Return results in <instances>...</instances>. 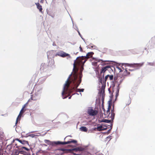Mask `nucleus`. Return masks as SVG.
I'll return each mask as SVG.
<instances>
[{
  "label": "nucleus",
  "mask_w": 155,
  "mask_h": 155,
  "mask_svg": "<svg viewBox=\"0 0 155 155\" xmlns=\"http://www.w3.org/2000/svg\"><path fill=\"white\" fill-rule=\"evenodd\" d=\"M87 61L86 59L84 56H82L78 57L76 60L74 61V68L73 70L74 73L71 78V81L69 80L71 74L66 81L64 84V86L63 88V90L62 93V97L63 99L66 98L67 97H64L63 95L64 94H68L70 95L71 94L72 95L75 94L74 91L79 85L81 82V78H80L79 80H78V74L77 72L78 70V68H77L76 66H80L81 68L84 69L83 66L84 63Z\"/></svg>",
  "instance_id": "f257e3e1"
},
{
  "label": "nucleus",
  "mask_w": 155,
  "mask_h": 155,
  "mask_svg": "<svg viewBox=\"0 0 155 155\" xmlns=\"http://www.w3.org/2000/svg\"><path fill=\"white\" fill-rule=\"evenodd\" d=\"M111 106L109 104L108 106L107 110H106L104 109L103 107H102V109L103 110L104 112V115H102L103 117L106 118L108 117L109 118H111L112 120L113 121L115 116V114L114 113V106H113L112 109L111 110V114H110V109L111 108Z\"/></svg>",
  "instance_id": "f03ea898"
},
{
  "label": "nucleus",
  "mask_w": 155,
  "mask_h": 155,
  "mask_svg": "<svg viewBox=\"0 0 155 155\" xmlns=\"http://www.w3.org/2000/svg\"><path fill=\"white\" fill-rule=\"evenodd\" d=\"M124 78V76L122 75L119 74L115 76L114 78V80L115 82H117L120 84L122 82Z\"/></svg>",
  "instance_id": "7ed1b4c3"
},
{
  "label": "nucleus",
  "mask_w": 155,
  "mask_h": 155,
  "mask_svg": "<svg viewBox=\"0 0 155 155\" xmlns=\"http://www.w3.org/2000/svg\"><path fill=\"white\" fill-rule=\"evenodd\" d=\"M55 56H58L63 58H64L67 56H68L69 57H70V56L69 54L67 53L62 51H60L58 52L56 54Z\"/></svg>",
  "instance_id": "20e7f679"
},
{
  "label": "nucleus",
  "mask_w": 155,
  "mask_h": 155,
  "mask_svg": "<svg viewBox=\"0 0 155 155\" xmlns=\"http://www.w3.org/2000/svg\"><path fill=\"white\" fill-rule=\"evenodd\" d=\"M88 114L90 116H94L97 114V111L93 110L92 108H89L87 110Z\"/></svg>",
  "instance_id": "39448f33"
},
{
  "label": "nucleus",
  "mask_w": 155,
  "mask_h": 155,
  "mask_svg": "<svg viewBox=\"0 0 155 155\" xmlns=\"http://www.w3.org/2000/svg\"><path fill=\"white\" fill-rule=\"evenodd\" d=\"M111 69V66L109 65H107L104 67H102L101 68L100 72V73L101 74H102L103 73L104 74H104L107 71H109Z\"/></svg>",
  "instance_id": "423d86ee"
},
{
  "label": "nucleus",
  "mask_w": 155,
  "mask_h": 155,
  "mask_svg": "<svg viewBox=\"0 0 155 155\" xmlns=\"http://www.w3.org/2000/svg\"><path fill=\"white\" fill-rule=\"evenodd\" d=\"M77 143V141L76 140H71V141H69L67 142H62L60 141H58L56 143L57 144H62V145H65L69 144L71 143Z\"/></svg>",
  "instance_id": "0eeeda50"
},
{
  "label": "nucleus",
  "mask_w": 155,
  "mask_h": 155,
  "mask_svg": "<svg viewBox=\"0 0 155 155\" xmlns=\"http://www.w3.org/2000/svg\"><path fill=\"white\" fill-rule=\"evenodd\" d=\"M104 126H105V127H103L102 125L98 126L97 127V130L99 131H101L107 129V126H105V125Z\"/></svg>",
  "instance_id": "6e6552de"
},
{
  "label": "nucleus",
  "mask_w": 155,
  "mask_h": 155,
  "mask_svg": "<svg viewBox=\"0 0 155 155\" xmlns=\"http://www.w3.org/2000/svg\"><path fill=\"white\" fill-rule=\"evenodd\" d=\"M113 122V121L111 119V120H107V119H103V120H101L100 119V120H98V122L99 123H101L102 122H104L108 123H109L110 122L112 123Z\"/></svg>",
  "instance_id": "1a4fd4ad"
},
{
  "label": "nucleus",
  "mask_w": 155,
  "mask_h": 155,
  "mask_svg": "<svg viewBox=\"0 0 155 155\" xmlns=\"http://www.w3.org/2000/svg\"><path fill=\"white\" fill-rule=\"evenodd\" d=\"M93 54V53L92 52H88L86 56H84V57L87 60L89 58L92 57Z\"/></svg>",
  "instance_id": "9d476101"
},
{
  "label": "nucleus",
  "mask_w": 155,
  "mask_h": 155,
  "mask_svg": "<svg viewBox=\"0 0 155 155\" xmlns=\"http://www.w3.org/2000/svg\"><path fill=\"white\" fill-rule=\"evenodd\" d=\"M143 64V63H139V64H132V66L134 68H138L142 66Z\"/></svg>",
  "instance_id": "9b49d317"
},
{
  "label": "nucleus",
  "mask_w": 155,
  "mask_h": 155,
  "mask_svg": "<svg viewBox=\"0 0 155 155\" xmlns=\"http://www.w3.org/2000/svg\"><path fill=\"white\" fill-rule=\"evenodd\" d=\"M39 98V97L36 94L31 95V99L34 101H36Z\"/></svg>",
  "instance_id": "f8f14e48"
},
{
  "label": "nucleus",
  "mask_w": 155,
  "mask_h": 155,
  "mask_svg": "<svg viewBox=\"0 0 155 155\" xmlns=\"http://www.w3.org/2000/svg\"><path fill=\"white\" fill-rule=\"evenodd\" d=\"M35 4L36 5L37 8L39 10L40 12H42V8L41 5L38 2L35 3Z\"/></svg>",
  "instance_id": "ddd939ff"
},
{
  "label": "nucleus",
  "mask_w": 155,
  "mask_h": 155,
  "mask_svg": "<svg viewBox=\"0 0 155 155\" xmlns=\"http://www.w3.org/2000/svg\"><path fill=\"white\" fill-rule=\"evenodd\" d=\"M128 68H126L124 71L123 75V76H126L130 74V72L129 71H128Z\"/></svg>",
  "instance_id": "4468645a"
},
{
  "label": "nucleus",
  "mask_w": 155,
  "mask_h": 155,
  "mask_svg": "<svg viewBox=\"0 0 155 155\" xmlns=\"http://www.w3.org/2000/svg\"><path fill=\"white\" fill-rule=\"evenodd\" d=\"M59 150L62 151L64 152L65 153H68L69 152H70L71 150V149H64V148H61Z\"/></svg>",
  "instance_id": "2eb2a0df"
},
{
  "label": "nucleus",
  "mask_w": 155,
  "mask_h": 155,
  "mask_svg": "<svg viewBox=\"0 0 155 155\" xmlns=\"http://www.w3.org/2000/svg\"><path fill=\"white\" fill-rule=\"evenodd\" d=\"M22 114V113H19L18 115V116L16 119V121L15 123V126H16L17 124L18 123V121L20 120Z\"/></svg>",
  "instance_id": "dca6fc26"
},
{
  "label": "nucleus",
  "mask_w": 155,
  "mask_h": 155,
  "mask_svg": "<svg viewBox=\"0 0 155 155\" xmlns=\"http://www.w3.org/2000/svg\"><path fill=\"white\" fill-rule=\"evenodd\" d=\"M80 130L81 131L84 132H87V129L85 127H80Z\"/></svg>",
  "instance_id": "f3484780"
},
{
  "label": "nucleus",
  "mask_w": 155,
  "mask_h": 155,
  "mask_svg": "<svg viewBox=\"0 0 155 155\" xmlns=\"http://www.w3.org/2000/svg\"><path fill=\"white\" fill-rule=\"evenodd\" d=\"M17 140H18L20 143H21L22 144H24L25 143H27L28 142L27 141H25V140H20L18 139H17Z\"/></svg>",
  "instance_id": "a211bd4d"
},
{
  "label": "nucleus",
  "mask_w": 155,
  "mask_h": 155,
  "mask_svg": "<svg viewBox=\"0 0 155 155\" xmlns=\"http://www.w3.org/2000/svg\"><path fill=\"white\" fill-rule=\"evenodd\" d=\"M33 84V80H31L29 82V86H31L32 87Z\"/></svg>",
  "instance_id": "6ab92c4d"
},
{
  "label": "nucleus",
  "mask_w": 155,
  "mask_h": 155,
  "mask_svg": "<svg viewBox=\"0 0 155 155\" xmlns=\"http://www.w3.org/2000/svg\"><path fill=\"white\" fill-rule=\"evenodd\" d=\"M25 107H23L22 108L21 110L20 113H22V114H23L26 110V109H25Z\"/></svg>",
  "instance_id": "aec40b11"
},
{
  "label": "nucleus",
  "mask_w": 155,
  "mask_h": 155,
  "mask_svg": "<svg viewBox=\"0 0 155 155\" xmlns=\"http://www.w3.org/2000/svg\"><path fill=\"white\" fill-rule=\"evenodd\" d=\"M108 78H109V80L110 81L113 80L114 79V76L112 75H109Z\"/></svg>",
  "instance_id": "412c9836"
},
{
  "label": "nucleus",
  "mask_w": 155,
  "mask_h": 155,
  "mask_svg": "<svg viewBox=\"0 0 155 155\" xmlns=\"http://www.w3.org/2000/svg\"><path fill=\"white\" fill-rule=\"evenodd\" d=\"M79 149L78 148H74L72 149H71V150L70 152H71L72 151H79Z\"/></svg>",
  "instance_id": "4be33fe9"
},
{
  "label": "nucleus",
  "mask_w": 155,
  "mask_h": 155,
  "mask_svg": "<svg viewBox=\"0 0 155 155\" xmlns=\"http://www.w3.org/2000/svg\"><path fill=\"white\" fill-rule=\"evenodd\" d=\"M20 148H21L22 149H25V150H26L28 151L29 150V149H28L24 147H22Z\"/></svg>",
  "instance_id": "5701e85b"
},
{
  "label": "nucleus",
  "mask_w": 155,
  "mask_h": 155,
  "mask_svg": "<svg viewBox=\"0 0 155 155\" xmlns=\"http://www.w3.org/2000/svg\"><path fill=\"white\" fill-rule=\"evenodd\" d=\"M109 76V75H107L104 78V80L105 81H106L107 79Z\"/></svg>",
  "instance_id": "b1692460"
},
{
  "label": "nucleus",
  "mask_w": 155,
  "mask_h": 155,
  "mask_svg": "<svg viewBox=\"0 0 155 155\" xmlns=\"http://www.w3.org/2000/svg\"><path fill=\"white\" fill-rule=\"evenodd\" d=\"M128 101V102L126 103V105H129L131 103V101L130 99H129Z\"/></svg>",
  "instance_id": "393cba45"
},
{
  "label": "nucleus",
  "mask_w": 155,
  "mask_h": 155,
  "mask_svg": "<svg viewBox=\"0 0 155 155\" xmlns=\"http://www.w3.org/2000/svg\"><path fill=\"white\" fill-rule=\"evenodd\" d=\"M96 61H98V62H99L100 61H102V62H107V61H106V60H104V61H103L102 60H101V59H100V60H96Z\"/></svg>",
  "instance_id": "a878e982"
},
{
  "label": "nucleus",
  "mask_w": 155,
  "mask_h": 155,
  "mask_svg": "<svg viewBox=\"0 0 155 155\" xmlns=\"http://www.w3.org/2000/svg\"><path fill=\"white\" fill-rule=\"evenodd\" d=\"M19 153V152L18 151H16L15 152L14 155H18Z\"/></svg>",
  "instance_id": "bb28decb"
},
{
  "label": "nucleus",
  "mask_w": 155,
  "mask_h": 155,
  "mask_svg": "<svg viewBox=\"0 0 155 155\" xmlns=\"http://www.w3.org/2000/svg\"><path fill=\"white\" fill-rule=\"evenodd\" d=\"M15 146H16V148H18V149H20L19 146H18L17 144H15Z\"/></svg>",
  "instance_id": "cd10ccee"
},
{
  "label": "nucleus",
  "mask_w": 155,
  "mask_h": 155,
  "mask_svg": "<svg viewBox=\"0 0 155 155\" xmlns=\"http://www.w3.org/2000/svg\"><path fill=\"white\" fill-rule=\"evenodd\" d=\"M79 48H80V51L81 52H82L83 51V50H82V49L81 46L80 45V47H79Z\"/></svg>",
  "instance_id": "c85d7f7f"
},
{
  "label": "nucleus",
  "mask_w": 155,
  "mask_h": 155,
  "mask_svg": "<svg viewBox=\"0 0 155 155\" xmlns=\"http://www.w3.org/2000/svg\"><path fill=\"white\" fill-rule=\"evenodd\" d=\"M84 89H80V92H83L84 91Z\"/></svg>",
  "instance_id": "c756f323"
},
{
  "label": "nucleus",
  "mask_w": 155,
  "mask_h": 155,
  "mask_svg": "<svg viewBox=\"0 0 155 155\" xmlns=\"http://www.w3.org/2000/svg\"><path fill=\"white\" fill-rule=\"evenodd\" d=\"M80 89H77L76 90V92H80Z\"/></svg>",
  "instance_id": "7c9ffc66"
},
{
  "label": "nucleus",
  "mask_w": 155,
  "mask_h": 155,
  "mask_svg": "<svg viewBox=\"0 0 155 155\" xmlns=\"http://www.w3.org/2000/svg\"><path fill=\"white\" fill-rule=\"evenodd\" d=\"M149 65H153V64L152 63H149Z\"/></svg>",
  "instance_id": "2f4dec72"
},
{
  "label": "nucleus",
  "mask_w": 155,
  "mask_h": 155,
  "mask_svg": "<svg viewBox=\"0 0 155 155\" xmlns=\"http://www.w3.org/2000/svg\"><path fill=\"white\" fill-rule=\"evenodd\" d=\"M33 77H34V79H35L36 77L37 76L36 75H35L33 76Z\"/></svg>",
  "instance_id": "473e14b6"
},
{
  "label": "nucleus",
  "mask_w": 155,
  "mask_h": 155,
  "mask_svg": "<svg viewBox=\"0 0 155 155\" xmlns=\"http://www.w3.org/2000/svg\"><path fill=\"white\" fill-rule=\"evenodd\" d=\"M27 103H26V104H25L24 105V106H23V107H25H25H26V105H27Z\"/></svg>",
  "instance_id": "72a5a7b5"
},
{
  "label": "nucleus",
  "mask_w": 155,
  "mask_h": 155,
  "mask_svg": "<svg viewBox=\"0 0 155 155\" xmlns=\"http://www.w3.org/2000/svg\"><path fill=\"white\" fill-rule=\"evenodd\" d=\"M127 70H129V71H132V70H131L130 69H128V68Z\"/></svg>",
  "instance_id": "f704fd0d"
},
{
  "label": "nucleus",
  "mask_w": 155,
  "mask_h": 155,
  "mask_svg": "<svg viewBox=\"0 0 155 155\" xmlns=\"http://www.w3.org/2000/svg\"><path fill=\"white\" fill-rule=\"evenodd\" d=\"M46 141H48V142H50L49 140H46Z\"/></svg>",
  "instance_id": "c9c22d12"
},
{
  "label": "nucleus",
  "mask_w": 155,
  "mask_h": 155,
  "mask_svg": "<svg viewBox=\"0 0 155 155\" xmlns=\"http://www.w3.org/2000/svg\"><path fill=\"white\" fill-rule=\"evenodd\" d=\"M71 96L70 97H69V99H70V98H71Z\"/></svg>",
  "instance_id": "e433bc0d"
},
{
  "label": "nucleus",
  "mask_w": 155,
  "mask_h": 155,
  "mask_svg": "<svg viewBox=\"0 0 155 155\" xmlns=\"http://www.w3.org/2000/svg\"><path fill=\"white\" fill-rule=\"evenodd\" d=\"M78 32V33H79V35H81V34H80V32Z\"/></svg>",
  "instance_id": "4c0bfd02"
},
{
  "label": "nucleus",
  "mask_w": 155,
  "mask_h": 155,
  "mask_svg": "<svg viewBox=\"0 0 155 155\" xmlns=\"http://www.w3.org/2000/svg\"><path fill=\"white\" fill-rule=\"evenodd\" d=\"M30 99H29V100H28V101H30Z\"/></svg>",
  "instance_id": "58836bf2"
},
{
  "label": "nucleus",
  "mask_w": 155,
  "mask_h": 155,
  "mask_svg": "<svg viewBox=\"0 0 155 155\" xmlns=\"http://www.w3.org/2000/svg\"><path fill=\"white\" fill-rule=\"evenodd\" d=\"M101 113H102L103 114V112H102V111L101 112Z\"/></svg>",
  "instance_id": "ea45409f"
}]
</instances>
